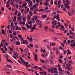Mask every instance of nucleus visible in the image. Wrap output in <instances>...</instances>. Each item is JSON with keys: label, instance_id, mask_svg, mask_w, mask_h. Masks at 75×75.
<instances>
[{"label": "nucleus", "instance_id": "4c0bfd02", "mask_svg": "<svg viewBox=\"0 0 75 75\" xmlns=\"http://www.w3.org/2000/svg\"><path fill=\"white\" fill-rule=\"evenodd\" d=\"M27 3H25V4H24L23 5V7H24L25 6H27Z\"/></svg>", "mask_w": 75, "mask_h": 75}, {"label": "nucleus", "instance_id": "3c124183", "mask_svg": "<svg viewBox=\"0 0 75 75\" xmlns=\"http://www.w3.org/2000/svg\"><path fill=\"white\" fill-rule=\"evenodd\" d=\"M44 42H47V41H48V40L47 39H45L43 40Z\"/></svg>", "mask_w": 75, "mask_h": 75}, {"label": "nucleus", "instance_id": "8fccbe9b", "mask_svg": "<svg viewBox=\"0 0 75 75\" xmlns=\"http://www.w3.org/2000/svg\"><path fill=\"white\" fill-rule=\"evenodd\" d=\"M22 19H23V21H24V22H25V21H26V20H25V18H22Z\"/></svg>", "mask_w": 75, "mask_h": 75}, {"label": "nucleus", "instance_id": "f257e3e1", "mask_svg": "<svg viewBox=\"0 0 75 75\" xmlns=\"http://www.w3.org/2000/svg\"><path fill=\"white\" fill-rule=\"evenodd\" d=\"M31 37L30 38V37L27 36V39L28 41H29L30 42H33V35H30Z\"/></svg>", "mask_w": 75, "mask_h": 75}, {"label": "nucleus", "instance_id": "9d476101", "mask_svg": "<svg viewBox=\"0 0 75 75\" xmlns=\"http://www.w3.org/2000/svg\"><path fill=\"white\" fill-rule=\"evenodd\" d=\"M16 44L17 45H19L20 44V42H19V41H16Z\"/></svg>", "mask_w": 75, "mask_h": 75}, {"label": "nucleus", "instance_id": "20e7f679", "mask_svg": "<svg viewBox=\"0 0 75 75\" xmlns=\"http://www.w3.org/2000/svg\"><path fill=\"white\" fill-rule=\"evenodd\" d=\"M38 56L37 55H35L34 57V59L35 61H38V57H37Z\"/></svg>", "mask_w": 75, "mask_h": 75}, {"label": "nucleus", "instance_id": "423d86ee", "mask_svg": "<svg viewBox=\"0 0 75 75\" xmlns=\"http://www.w3.org/2000/svg\"><path fill=\"white\" fill-rule=\"evenodd\" d=\"M6 74H10L11 73L10 72V70L8 69H7L6 70Z\"/></svg>", "mask_w": 75, "mask_h": 75}, {"label": "nucleus", "instance_id": "7ed1b4c3", "mask_svg": "<svg viewBox=\"0 0 75 75\" xmlns=\"http://www.w3.org/2000/svg\"><path fill=\"white\" fill-rule=\"evenodd\" d=\"M66 1L67 4H65V6H67V5H69V4H70V2L69 1V0H66Z\"/></svg>", "mask_w": 75, "mask_h": 75}, {"label": "nucleus", "instance_id": "a18cd8bd", "mask_svg": "<svg viewBox=\"0 0 75 75\" xmlns=\"http://www.w3.org/2000/svg\"><path fill=\"white\" fill-rule=\"evenodd\" d=\"M11 27H13V26H14V24L13 23H11Z\"/></svg>", "mask_w": 75, "mask_h": 75}, {"label": "nucleus", "instance_id": "bf43d9fd", "mask_svg": "<svg viewBox=\"0 0 75 75\" xmlns=\"http://www.w3.org/2000/svg\"><path fill=\"white\" fill-rule=\"evenodd\" d=\"M31 0H25V1H26V2H27L28 3V2H30Z\"/></svg>", "mask_w": 75, "mask_h": 75}, {"label": "nucleus", "instance_id": "f704fd0d", "mask_svg": "<svg viewBox=\"0 0 75 75\" xmlns=\"http://www.w3.org/2000/svg\"><path fill=\"white\" fill-rule=\"evenodd\" d=\"M21 11L22 14H23V13H24V9H23L22 10H21Z\"/></svg>", "mask_w": 75, "mask_h": 75}, {"label": "nucleus", "instance_id": "b1692460", "mask_svg": "<svg viewBox=\"0 0 75 75\" xmlns=\"http://www.w3.org/2000/svg\"><path fill=\"white\" fill-rule=\"evenodd\" d=\"M55 22V23H57V21L56 20H54L52 22V24H53Z\"/></svg>", "mask_w": 75, "mask_h": 75}, {"label": "nucleus", "instance_id": "603ef678", "mask_svg": "<svg viewBox=\"0 0 75 75\" xmlns=\"http://www.w3.org/2000/svg\"><path fill=\"white\" fill-rule=\"evenodd\" d=\"M40 61L42 63H44V61L43 60H42V59H41L40 60Z\"/></svg>", "mask_w": 75, "mask_h": 75}, {"label": "nucleus", "instance_id": "09e8293b", "mask_svg": "<svg viewBox=\"0 0 75 75\" xmlns=\"http://www.w3.org/2000/svg\"><path fill=\"white\" fill-rule=\"evenodd\" d=\"M6 40L3 39L2 40V42H3L4 43V44H5V42H6Z\"/></svg>", "mask_w": 75, "mask_h": 75}, {"label": "nucleus", "instance_id": "39448f33", "mask_svg": "<svg viewBox=\"0 0 75 75\" xmlns=\"http://www.w3.org/2000/svg\"><path fill=\"white\" fill-rule=\"evenodd\" d=\"M18 37H19L21 39V41H24V38L23 37V36L21 35H18Z\"/></svg>", "mask_w": 75, "mask_h": 75}, {"label": "nucleus", "instance_id": "e433bc0d", "mask_svg": "<svg viewBox=\"0 0 75 75\" xmlns=\"http://www.w3.org/2000/svg\"><path fill=\"white\" fill-rule=\"evenodd\" d=\"M36 20V23H38V22H40V20H39V19H37V20Z\"/></svg>", "mask_w": 75, "mask_h": 75}, {"label": "nucleus", "instance_id": "ddd939ff", "mask_svg": "<svg viewBox=\"0 0 75 75\" xmlns=\"http://www.w3.org/2000/svg\"><path fill=\"white\" fill-rule=\"evenodd\" d=\"M2 33L3 34H4V35L6 36V34H5V32H4V29H2Z\"/></svg>", "mask_w": 75, "mask_h": 75}, {"label": "nucleus", "instance_id": "f8f14e48", "mask_svg": "<svg viewBox=\"0 0 75 75\" xmlns=\"http://www.w3.org/2000/svg\"><path fill=\"white\" fill-rule=\"evenodd\" d=\"M33 6H34V8H36L38 6V4H35L33 5Z\"/></svg>", "mask_w": 75, "mask_h": 75}, {"label": "nucleus", "instance_id": "ea45409f", "mask_svg": "<svg viewBox=\"0 0 75 75\" xmlns=\"http://www.w3.org/2000/svg\"><path fill=\"white\" fill-rule=\"evenodd\" d=\"M42 68L41 67H38V69H39V70H40V71H42Z\"/></svg>", "mask_w": 75, "mask_h": 75}, {"label": "nucleus", "instance_id": "052dcab7", "mask_svg": "<svg viewBox=\"0 0 75 75\" xmlns=\"http://www.w3.org/2000/svg\"><path fill=\"white\" fill-rule=\"evenodd\" d=\"M25 50L26 51H27V52H28L29 51V50H28V49L27 48H25Z\"/></svg>", "mask_w": 75, "mask_h": 75}, {"label": "nucleus", "instance_id": "338daca9", "mask_svg": "<svg viewBox=\"0 0 75 75\" xmlns=\"http://www.w3.org/2000/svg\"><path fill=\"white\" fill-rule=\"evenodd\" d=\"M48 7H46L45 8V10H48Z\"/></svg>", "mask_w": 75, "mask_h": 75}, {"label": "nucleus", "instance_id": "680f3d73", "mask_svg": "<svg viewBox=\"0 0 75 75\" xmlns=\"http://www.w3.org/2000/svg\"><path fill=\"white\" fill-rule=\"evenodd\" d=\"M39 25H40V28H41L42 27V25L41 23H39Z\"/></svg>", "mask_w": 75, "mask_h": 75}, {"label": "nucleus", "instance_id": "aec40b11", "mask_svg": "<svg viewBox=\"0 0 75 75\" xmlns=\"http://www.w3.org/2000/svg\"><path fill=\"white\" fill-rule=\"evenodd\" d=\"M13 55H19V54H18L17 52H14Z\"/></svg>", "mask_w": 75, "mask_h": 75}, {"label": "nucleus", "instance_id": "bb28decb", "mask_svg": "<svg viewBox=\"0 0 75 75\" xmlns=\"http://www.w3.org/2000/svg\"><path fill=\"white\" fill-rule=\"evenodd\" d=\"M57 24V23H55L54 25H53L52 26V28H55V25Z\"/></svg>", "mask_w": 75, "mask_h": 75}, {"label": "nucleus", "instance_id": "774afa93", "mask_svg": "<svg viewBox=\"0 0 75 75\" xmlns=\"http://www.w3.org/2000/svg\"><path fill=\"white\" fill-rule=\"evenodd\" d=\"M51 4L52 5V4H53V0H52V1H51Z\"/></svg>", "mask_w": 75, "mask_h": 75}, {"label": "nucleus", "instance_id": "4be33fe9", "mask_svg": "<svg viewBox=\"0 0 75 75\" xmlns=\"http://www.w3.org/2000/svg\"><path fill=\"white\" fill-rule=\"evenodd\" d=\"M42 68H43L44 69H47V68H48V67L46 66H42Z\"/></svg>", "mask_w": 75, "mask_h": 75}, {"label": "nucleus", "instance_id": "79ce46f5", "mask_svg": "<svg viewBox=\"0 0 75 75\" xmlns=\"http://www.w3.org/2000/svg\"><path fill=\"white\" fill-rule=\"evenodd\" d=\"M71 52H68L67 54V55H70V54H71Z\"/></svg>", "mask_w": 75, "mask_h": 75}, {"label": "nucleus", "instance_id": "7c9ffc66", "mask_svg": "<svg viewBox=\"0 0 75 75\" xmlns=\"http://www.w3.org/2000/svg\"><path fill=\"white\" fill-rule=\"evenodd\" d=\"M48 26H45V30H47L48 29Z\"/></svg>", "mask_w": 75, "mask_h": 75}, {"label": "nucleus", "instance_id": "6e6d98bb", "mask_svg": "<svg viewBox=\"0 0 75 75\" xmlns=\"http://www.w3.org/2000/svg\"><path fill=\"white\" fill-rule=\"evenodd\" d=\"M29 14L30 16H32V12H31V11H30L29 12Z\"/></svg>", "mask_w": 75, "mask_h": 75}, {"label": "nucleus", "instance_id": "c85d7f7f", "mask_svg": "<svg viewBox=\"0 0 75 75\" xmlns=\"http://www.w3.org/2000/svg\"><path fill=\"white\" fill-rule=\"evenodd\" d=\"M29 4H30V7H32L33 6V2L30 1L29 3Z\"/></svg>", "mask_w": 75, "mask_h": 75}, {"label": "nucleus", "instance_id": "6e6552de", "mask_svg": "<svg viewBox=\"0 0 75 75\" xmlns=\"http://www.w3.org/2000/svg\"><path fill=\"white\" fill-rule=\"evenodd\" d=\"M22 63L23 64V65H26V64H29V63L28 62H25L24 61L22 62Z\"/></svg>", "mask_w": 75, "mask_h": 75}, {"label": "nucleus", "instance_id": "0e129e2a", "mask_svg": "<svg viewBox=\"0 0 75 75\" xmlns=\"http://www.w3.org/2000/svg\"><path fill=\"white\" fill-rule=\"evenodd\" d=\"M59 69L60 71H62V68L61 67H59Z\"/></svg>", "mask_w": 75, "mask_h": 75}, {"label": "nucleus", "instance_id": "4468645a", "mask_svg": "<svg viewBox=\"0 0 75 75\" xmlns=\"http://www.w3.org/2000/svg\"><path fill=\"white\" fill-rule=\"evenodd\" d=\"M6 67L7 68H11V69L12 68V67H11V66L10 65H8V64H7L6 65Z\"/></svg>", "mask_w": 75, "mask_h": 75}, {"label": "nucleus", "instance_id": "6ab92c4d", "mask_svg": "<svg viewBox=\"0 0 75 75\" xmlns=\"http://www.w3.org/2000/svg\"><path fill=\"white\" fill-rule=\"evenodd\" d=\"M59 63H60V64H62V63H63V61L61 59H59Z\"/></svg>", "mask_w": 75, "mask_h": 75}, {"label": "nucleus", "instance_id": "2eb2a0df", "mask_svg": "<svg viewBox=\"0 0 75 75\" xmlns=\"http://www.w3.org/2000/svg\"><path fill=\"white\" fill-rule=\"evenodd\" d=\"M26 65V67L27 69L28 70V67H30L31 65H30V64H28H28H26V65Z\"/></svg>", "mask_w": 75, "mask_h": 75}, {"label": "nucleus", "instance_id": "0eeeda50", "mask_svg": "<svg viewBox=\"0 0 75 75\" xmlns=\"http://www.w3.org/2000/svg\"><path fill=\"white\" fill-rule=\"evenodd\" d=\"M70 33L71 34V35H72L73 36H74L75 35V33H73V32L71 31V30H70Z\"/></svg>", "mask_w": 75, "mask_h": 75}, {"label": "nucleus", "instance_id": "49530a36", "mask_svg": "<svg viewBox=\"0 0 75 75\" xmlns=\"http://www.w3.org/2000/svg\"><path fill=\"white\" fill-rule=\"evenodd\" d=\"M69 64H73V62H72V61H69Z\"/></svg>", "mask_w": 75, "mask_h": 75}, {"label": "nucleus", "instance_id": "a19ab883", "mask_svg": "<svg viewBox=\"0 0 75 75\" xmlns=\"http://www.w3.org/2000/svg\"><path fill=\"white\" fill-rule=\"evenodd\" d=\"M26 27L28 29H29V27H30V26L29 25H26Z\"/></svg>", "mask_w": 75, "mask_h": 75}, {"label": "nucleus", "instance_id": "2f4dec72", "mask_svg": "<svg viewBox=\"0 0 75 75\" xmlns=\"http://www.w3.org/2000/svg\"><path fill=\"white\" fill-rule=\"evenodd\" d=\"M28 71H31L32 72H34V70H30V69H28Z\"/></svg>", "mask_w": 75, "mask_h": 75}, {"label": "nucleus", "instance_id": "412c9836", "mask_svg": "<svg viewBox=\"0 0 75 75\" xmlns=\"http://www.w3.org/2000/svg\"><path fill=\"white\" fill-rule=\"evenodd\" d=\"M27 17H28V19H31V16H30V15H28Z\"/></svg>", "mask_w": 75, "mask_h": 75}, {"label": "nucleus", "instance_id": "e2e57ef3", "mask_svg": "<svg viewBox=\"0 0 75 75\" xmlns=\"http://www.w3.org/2000/svg\"><path fill=\"white\" fill-rule=\"evenodd\" d=\"M68 15H69V16H71V15H72V14H71V13L70 12H68Z\"/></svg>", "mask_w": 75, "mask_h": 75}, {"label": "nucleus", "instance_id": "a211bd4d", "mask_svg": "<svg viewBox=\"0 0 75 75\" xmlns=\"http://www.w3.org/2000/svg\"><path fill=\"white\" fill-rule=\"evenodd\" d=\"M47 15H43L42 16V17L43 18H47Z\"/></svg>", "mask_w": 75, "mask_h": 75}, {"label": "nucleus", "instance_id": "864d4df0", "mask_svg": "<svg viewBox=\"0 0 75 75\" xmlns=\"http://www.w3.org/2000/svg\"><path fill=\"white\" fill-rule=\"evenodd\" d=\"M26 46L28 48H30V45H27Z\"/></svg>", "mask_w": 75, "mask_h": 75}, {"label": "nucleus", "instance_id": "393cba45", "mask_svg": "<svg viewBox=\"0 0 75 75\" xmlns=\"http://www.w3.org/2000/svg\"><path fill=\"white\" fill-rule=\"evenodd\" d=\"M21 13L20 12H18V15L17 16H21Z\"/></svg>", "mask_w": 75, "mask_h": 75}, {"label": "nucleus", "instance_id": "72a5a7b5", "mask_svg": "<svg viewBox=\"0 0 75 75\" xmlns=\"http://www.w3.org/2000/svg\"><path fill=\"white\" fill-rule=\"evenodd\" d=\"M13 35L15 36L16 35V32L14 31L13 32Z\"/></svg>", "mask_w": 75, "mask_h": 75}, {"label": "nucleus", "instance_id": "a878e982", "mask_svg": "<svg viewBox=\"0 0 75 75\" xmlns=\"http://www.w3.org/2000/svg\"><path fill=\"white\" fill-rule=\"evenodd\" d=\"M38 67L35 66L33 67V69H34V68H36L37 69H38Z\"/></svg>", "mask_w": 75, "mask_h": 75}, {"label": "nucleus", "instance_id": "c9c22d12", "mask_svg": "<svg viewBox=\"0 0 75 75\" xmlns=\"http://www.w3.org/2000/svg\"><path fill=\"white\" fill-rule=\"evenodd\" d=\"M20 7L19 8V10H20V8H23V6H22L21 5H19Z\"/></svg>", "mask_w": 75, "mask_h": 75}, {"label": "nucleus", "instance_id": "dca6fc26", "mask_svg": "<svg viewBox=\"0 0 75 75\" xmlns=\"http://www.w3.org/2000/svg\"><path fill=\"white\" fill-rule=\"evenodd\" d=\"M74 9H71L70 10V13L71 14V15H72L73 14V13H74Z\"/></svg>", "mask_w": 75, "mask_h": 75}, {"label": "nucleus", "instance_id": "f03ea898", "mask_svg": "<svg viewBox=\"0 0 75 75\" xmlns=\"http://www.w3.org/2000/svg\"><path fill=\"white\" fill-rule=\"evenodd\" d=\"M61 1L59 0L58 1V7L59 8H60L61 5Z\"/></svg>", "mask_w": 75, "mask_h": 75}, {"label": "nucleus", "instance_id": "37998d69", "mask_svg": "<svg viewBox=\"0 0 75 75\" xmlns=\"http://www.w3.org/2000/svg\"><path fill=\"white\" fill-rule=\"evenodd\" d=\"M36 1L37 2V4H38V3L40 2V1L38 0H36Z\"/></svg>", "mask_w": 75, "mask_h": 75}, {"label": "nucleus", "instance_id": "cd10ccee", "mask_svg": "<svg viewBox=\"0 0 75 75\" xmlns=\"http://www.w3.org/2000/svg\"><path fill=\"white\" fill-rule=\"evenodd\" d=\"M11 29L12 31H14V30H15V27H12L11 28Z\"/></svg>", "mask_w": 75, "mask_h": 75}, {"label": "nucleus", "instance_id": "9b49d317", "mask_svg": "<svg viewBox=\"0 0 75 75\" xmlns=\"http://www.w3.org/2000/svg\"><path fill=\"white\" fill-rule=\"evenodd\" d=\"M16 30H19V31H20V30H21V28H20V27H18V26H17L16 27Z\"/></svg>", "mask_w": 75, "mask_h": 75}, {"label": "nucleus", "instance_id": "58836bf2", "mask_svg": "<svg viewBox=\"0 0 75 75\" xmlns=\"http://www.w3.org/2000/svg\"><path fill=\"white\" fill-rule=\"evenodd\" d=\"M30 46L31 48H33V46H34V45L32 44H30Z\"/></svg>", "mask_w": 75, "mask_h": 75}, {"label": "nucleus", "instance_id": "69168bd1", "mask_svg": "<svg viewBox=\"0 0 75 75\" xmlns=\"http://www.w3.org/2000/svg\"><path fill=\"white\" fill-rule=\"evenodd\" d=\"M19 7V5L18 4H17L16 5V8H18Z\"/></svg>", "mask_w": 75, "mask_h": 75}, {"label": "nucleus", "instance_id": "de8ad7c7", "mask_svg": "<svg viewBox=\"0 0 75 75\" xmlns=\"http://www.w3.org/2000/svg\"><path fill=\"white\" fill-rule=\"evenodd\" d=\"M46 13H50V12H51V10H47L46 11Z\"/></svg>", "mask_w": 75, "mask_h": 75}, {"label": "nucleus", "instance_id": "4d7b16f0", "mask_svg": "<svg viewBox=\"0 0 75 75\" xmlns=\"http://www.w3.org/2000/svg\"><path fill=\"white\" fill-rule=\"evenodd\" d=\"M57 24L59 27H61V25H60V24H59V22H58L57 23Z\"/></svg>", "mask_w": 75, "mask_h": 75}, {"label": "nucleus", "instance_id": "1a4fd4ad", "mask_svg": "<svg viewBox=\"0 0 75 75\" xmlns=\"http://www.w3.org/2000/svg\"><path fill=\"white\" fill-rule=\"evenodd\" d=\"M57 18L58 21H60V18H59V14H57Z\"/></svg>", "mask_w": 75, "mask_h": 75}, {"label": "nucleus", "instance_id": "13d9d810", "mask_svg": "<svg viewBox=\"0 0 75 75\" xmlns=\"http://www.w3.org/2000/svg\"><path fill=\"white\" fill-rule=\"evenodd\" d=\"M35 72L36 73V75H39V74H38V73H37V71H35Z\"/></svg>", "mask_w": 75, "mask_h": 75}, {"label": "nucleus", "instance_id": "f3484780", "mask_svg": "<svg viewBox=\"0 0 75 75\" xmlns=\"http://www.w3.org/2000/svg\"><path fill=\"white\" fill-rule=\"evenodd\" d=\"M75 46V42H74L72 44H71V47H74Z\"/></svg>", "mask_w": 75, "mask_h": 75}, {"label": "nucleus", "instance_id": "5701e85b", "mask_svg": "<svg viewBox=\"0 0 75 75\" xmlns=\"http://www.w3.org/2000/svg\"><path fill=\"white\" fill-rule=\"evenodd\" d=\"M22 29L23 30H28V29L26 28L25 26H23L22 28Z\"/></svg>", "mask_w": 75, "mask_h": 75}, {"label": "nucleus", "instance_id": "5fc2aeb1", "mask_svg": "<svg viewBox=\"0 0 75 75\" xmlns=\"http://www.w3.org/2000/svg\"><path fill=\"white\" fill-rule=\"evenodd\" d=\"M61 46L62 47H64V43H61Z\"/></svg>", "mask_w": 75, "mask_h": 75}, {"label": "nucleus", "instance_id": "473e14b6", "mask_svg": "<svg viewBox=\"0 0 75 75\" xmlns=\"http://www.w3.org/2000/svg\"><path fill=\"white\" fill-rule=\"evenodd\" d=\"M20 50L21 51V52H24V50H23V49L20 48Z\"/></svg>", "mask_w": 75, "mask_h": 75}, {"label": "nucleus", "instance_id": "c03bdc74", "mask_svg": "<svg viewBox=\"0 0 75 75\" xmlns=\"http://www.w3.org/2000/svg\"><path fill=\"white\" fill-rule=\"evenodd\" d=\"M10 50H11V51H13L14 50L13 49V48H11V47H10Z\"/></svg>", "mask_w": 75, "mask_h": 75}, {"label": "nucleus", "instance_id": "c756f323", "mask_svg": "<svg viewBox=\"0 0 75 75\" xmlns=\"http://www.w3.org/2000/svg\"><path fill=\"white\" fill-rule=\"evenodd\" d=\"M7 62H11V63H13V62L11 61V60H7Z\"/></svg>", "mask_w": 75, "mask_h": 75}]
</instances>
